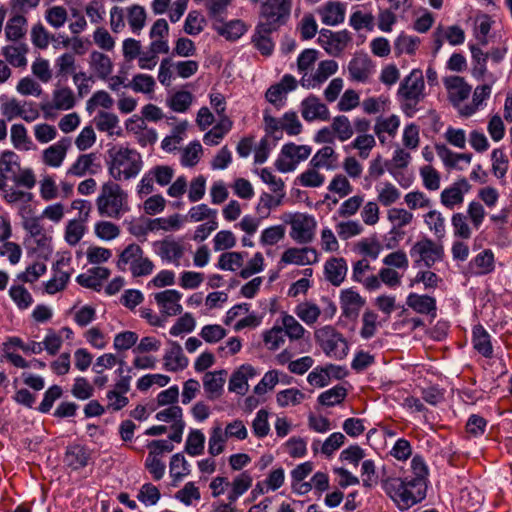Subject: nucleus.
<instances>
[{
	"label": "nucleus",
	"mask_w": 512,
	"mask_h": 512,
	"mask_svg": "<svg viewBox=\"0 0 512 512\" xmlns=\"http://www.w3.org/2000/svg\"><path fill=\"white\" fill-rule=\"evenodd\" d=\"M27 32V20L23 15L16 14L8 19L5 26V36L9 41H19Z\"/></svg>",
	"instance_id": "a19ab883"
},
{
	"label": "nucleus",
	"mask_w": 512,
	"mask_h": 512,
	"mask_svg": "<svg viewBox=\"0 0 512 512\" xmlns=\"http://www.w3.org/2000/svg\"><path fill=\"white\" fill-rule=\"evenodd\" d=\"M311 153L312 148L309 145L287 143L282 146L280 155L275 161V167L282 173L292 172L299 163L307 160Z\"/></svg>",
	"instance_id": "6e6552de"
},
{
	"label": "nucleus",
	"mask_w": 512,
	"mask_h": 512,
	"mask_svg": "<svg viewBox=\"0 0 512 512\" xmlns=\"http://www.w3.org/2000/svg\"><path fill=\"white\" fill-rule=\"evenodd\" d=\"M424 222L438 239H442L446 234L445 218L437 210H431L424 215Z\"/></svg>",
	"instance_id": "6e6d98bb"
},
{
	"label": "nucleus",
	"mask_w": 512,
	"mask_h": 512,
	"mask_svg": "<svg viewBox=\"0 0 512 512\" xmlns=\"http://www.w3.org/2000/svg\"><path fill=\"white\" fill-rule=\"evenodd\" d=\"M375 145L376 140L372 134H360L350 143L349 147L358 150L361 159H367Z\"/></svg>",
	"instance_id": "e2e57ef3"
},
{
	"label": "nucleus",
	"mask_w": 512,
	"mask_h": 512,
	"mask_svg": "<svg viewBox=\"0 0 512 512\" xmlns=\"http://www.w3.org/2000/svg\"><path fill=\"white\" fill-rule=\"evenodd\" d=\"M126 17L131 31L140 34L146 23V11L140 5H132L126 9Z\"/></svg>",
	"instance_id": "49530a36"
},
{
	"label": "nucleus",
	"mask_w": 512,
	"mask_h": 512,
	"mask_svg": "<svg viewBox=\"0 0 512 512\" xmlns=\"http://www.w3.org/2000/svg\"><path fill=\"white\" fill-rule=\"evenodd\" d=\"M338 71V63L335 60H323L319 62L315 73L311 80H308V84L303 81L302 86L304 87H315L324 83L330 76L334 75Z\"/></svg>",
	"instance_id": "58836bf2"
},
{
	"label": "nucleus",
	"mask_w": 512,
	"mask_h": 512,
	"mask_svg": "<svg viewBox=\"0 0 512 512\" xmlns=\"http://www.w3.org/2000/svg\"><path fill=\"white\" fill-rule=\"evenodd\" d=\"M285 264L310 265L318 261V254L314 248H289L281 257Z\"/></svg>",
	"instance_id": "4be33fe9"
},
{
	"label": "nucleus",
	"mask_w": 512,
	"mask_h": 512,
	"mask_svg": "<svg viewBox=\"0 0 512 512\" xmlns=\"http://www.w3.org/2000/svg\"><path fill=\"white\" fill-rule=\"evenodd\" d=\"M406 305L414 312L428 315L432 319L437 316L436 299L427 294L410 293L406 298Z\"/></svg>",
	"instance_id": "6ab92c4d"
},
{
	"label": "nucleus",
	"mask_w": 512,
	"mask_h": 512,
	"mask_svg": "<svg viewBox=\"0 0 512 512\" xmlns=\"http://www.w3.org/2000/svg\"><path fill=\"white\" fill-rule=\"evenodd\" d=\"M226 371L207 372L203 377V387L211 400L218 398L223 391Z\"/></svg>",
	"instance_id": "c9c22d12"
},
{
	"label": "nucleus",
	"mask_w": 512,
	"mask_h": 512,
	"mask_svg": "<svg viewBox=\"0 0 512 512\" xmlns=\"http://www.w3.org/2000/svg\"><path fill=\"white\" fill-rule=\"evenodd\" d=\"M218 212L216 209L210 208L207 204H198L196 206H192L185 218L190 222H201L203 220L210 221L211 219H216Z\"/></svg>",
	"instance_id": "052dcab7"
},
{
	"label": "nucleus",
	"mask_w": 512,
	"mask_h": 512,
	"mask_svg": "<svg viewBox=\"0 0 512 512\" xmlns=\"http://www.w3.org/2000/svg\"><path fill=\"white\" fill-rule=\"evenodd\" d=\"M66 264L67 262L62 258L53 265L54 275L45 283L46 293L53 295L66 287L70 279V273L62 270V267Z\"/></svg>",
	"instance_id": "473e14b6"
},
{
	"label": "nucleus",
	"mask_w": 512,
	"mask_h": 512,
	"mask_svg": "<svg viewBox=\"0 0 512 512\" xmlns=\"http://www.w3.org/2000/svg\"><path fill=\"white\" fill-rule=\"evenodd\" d=\"M120 228L118 225L110 221H99L94 226L95 235L104 241H111L116 239L120 235Z\"/></svg>",
	"instance_id": "338daca9"
},
{
	"label": "nucleus",
	"mask_w": 512,
	"mask_h": 512,
	"mask_svg": "<svg viewBox=\"0 0 512 512\" xmlns=\"http://www.w3.org/2000/svg\"><path fill=\"white\" fill-rule=\"evenodd\" d=\"M471 189V185L466 178H460L443 189L440 194V202L448 209H454L460 206L464 201V195Z\"/></svg>",
	"instance_id": "f8f14e48"
},
{
	"label": "nucleus",
	"mask_w": 512,
	"mask_h": 512,
	"mask_svg": "<svg viewBox=\"0 0 512 512\" xmlns=\"http://www.w3.org/2000/svg\"><path fill=\"white\" fill-rule=\"evenodd\" d=\"M88 63L90 69L99 79H107L113 71V62L111 58L100 51H92L89 55Z\"/></svg>",
	"instance_id": "7c9ffc66"
},
{
	"label": "nucleus",
	"mask_w": 512,
	"mask_h": 512,
	"mask_svg": "<svg viewBox=\"0 0 512 512\" xmlns=\"http://www.w3.org/2000/svg\"><path fill=\"white\" fill-rule=\"evenodd\" d=\"M491 94V86L490 85H481L477 86L473 93V105H467L460 109V113L463 116H470L477 108L485 101L487 98H489Z\"/></svg>",
	"instance_id": "0e129e2a"
},
{
	"label": "nucleus",
	"mask_w": 512,
	"mask_h": 512,
	"mask_svg": "<svg viewBox=\"0 0 512 512\" xmlns=\"http://www.w3.org/2000/svg\"><path fill=\"white\" fill-rule=\"evenodd\" d=\"M169 473L174 482L182 480L190 473V465L181 453L171 457Z\"/></svg>",
	"instance_id": "864d4df0"
},
{
	"label": "nucleus",
	"mask_w": 512,
	"mask_h": 512,
	"mask_svg": "<svg viewBox=\"0 0 512 512\" xmlns=\"http://www.w3.org/2000/svg\"><path fill=\"white\" fill-rule=\"evenodd\" d=\"M335 138L340 142L349 140L354 134V128L345 115H338L333 118L331 123Z\"/></svg>",
	"instance_id": "de8ad7c7"
},
{
	"label": "nucleus",
	"mask_w": 512,
	"mask_h": 512,
	"mask_svg": "<svg viewBox=\"0 0 512 512\" xmlns=\"http://www.w3.org/2000/svg\"><path fill=\"white\" fill-rule=\"evenodd\" d=\"M91 454L88 448L80 444H72L66 448L64 464L71 470H80L88 465Z\"/></svg>",
	"instance_id": "aec40b11"
},
{
	"label": "nucleus",
	"mask_w": 512,
	"mask_h": 512,
	"mask_svg": "<svg viewBox=\"0 0 512 512\" xmlns=\"http://www.w3.org/2000/svg\"><path fill=\"white\" fill-rule=\"evenodd\" d=\"M184 218L180 214H173L169 217H161L149 220L148 229L163 230V231H176L183 225Z\"/></svg>",
	"instance_id": "c03bdc74"
},
{
	"label": "nucleus",
	"mask_w": 512,
	"mask_h": 512,
	"mask_svg": "<svg viewBox=\"0 0 512 512\" xmlns=\"http://www.w3.org/2000/svg\"><path fill=\"white\" fill-rule=\"evenodd\" d=\"M364 304L365 300L352 289H345L340 294V307L345 317H356Z\"/></svg>",
	"instance_id": "a878e982"
},
{
	"label": "nucleus",
	"mask_w": 512,
	"mask_h": 512,
	"mask_svg": "<svg viewBox=\"0 0 512 512\" xmlns=\"http://www.w3.org/2000/svg\"><path fill=\"white\" fill-rule=\"evenodd\" d=\"M317 41L329 55L337 57L340 56L351 43L352 36L346 29L337 32L322 29L319 32Z\"/></svg>",
	"instance_id": "9d476101"
},
{
	"label": "nucleus",
	"mask_w": 512,
	"mask_h": 512,
	"mask_svg": "<svg viewBox=\"0 0 512 512\" xmlns=\"http://www.w3.org/2000/svg\"><path fill=\"white\" fill-rule=\"evenodd\" d=\"M276 194V196H273L269 193L263 192L260 195L259 202L256 206V212L260 219L267 218L270 215L271 209L276 208L282 204V199L285 196V193L279 192Z\"/></svg>",
	"instance_id": "79ce46f5"
},
{
	"label": "nucleus",
	"mask_w": 512,
	"mask_h": 512,
	"mask_svg": "<svg viewBox=\"0 0 512 512\" xmlns=\"http://www.w3.org/2000/svg\"><path fill=\"white\" fill-rule=\"evenodd\" d=\"M106 164L115 182L137 177L143 167L141 154L123 145H114L107 150Z\"/></svg>",
	"instance_id": "f03ea898"
},
{
	"label": "nucleus",
	"mask_w": 512,
	"mask_h": 512,
	"mask_svg": "<svg viewBox=\"0 0 512 512\" xmlns=\"http://www.w3.org/2000/svg\"><path fill=\"white\" fill-rule=\"evenodd\" d=\"M289 223L291 225L290 236L297 243L307 244L313 240L317 227L314 216L297 213L291 217Z\"/></svg>",
	"instance_id": "9b49d317"
},
{
	"label": "nucleus",
	"mask_w": 512,
	"mask_h": 512,
	"mask_svg": "<svg viewBox=\"0 0 512 512\" xmlns=\"http://www.w3.org/2000/svg\"><path fill=\"white\" fill-rule=\"evenodd\" d=\"M116 265L121 271L128 269L134 277L150 275L154 270L153 262L144 255L143 249L135 243L125 247L120 253Z\"/></svg>",
	"instance_id": "39448f33"
},
{
	"label": "nucleus",
	"mask_w": 512,
	"mask_h": 512,
	"mask_svg": "<svg viewBox=\"0 0 512 512\" xmlns=\"http://www.w3.org/2000/svg\"><path fill=\"white\" fill-rule=\"evenodd\" d=\"M346 395V389L343 386L336 385L322 392L318 397V401L324 406L332 407L340 404L345 399Z\"/></svg>",
	"instance_id": "680f3d73"
},
{
	"label": "nucleus",
	"mask_w": 512,
	"mask_h": 512,
	"mask_svg": "<svg viewBox=\"0 0 512 512\" xmlns=\"http://www.w3.org/2000/svg\"><path fill=\"white\" fill-rule=\"evenodd\" d=\"M205 435L201 430L193 429L189 432L186 443L185 451L190 456L201 455L204 451Z\"/></svg>",
	"instance_id": "bf43d9fd"
},
{
	"label": "nucleus",
	"mask_w": 512,
	"mask_h": 512,
	"mask_svg": "<svg viewBox=\"0 0 512 512\" xmlns=\"http://www.w3.org/2000/svg\"><path fill=\"white\" fill-rule=\"evenodd\" d=\"M94 123L96 128L101 132H106L108 135H117L121 134V128L119 126V119L117 115L100 111L94 118Z\"/></svg>",
	"instance_id": "ea45409f"
},
{
	"label": "nucleus",
	"mask_w": 512,
	"mask_h": 512,
	"mask_svg": "<svg viewBox=\"0 0 512 512\" xmlns=\"http://www.w3.org/2000/svg\"><path fill=\"white\" fill-rule=\"evenodd\" d=\"M100 170L101 165L95 153L81 154L67 169L66 178L96 175Z\"/></svg>",
	"instance_id": "ddd939ff"
},
{
	"label": "nucleus",
	"mask_w": 512,
	"mask_h": 512,
	"mask_svg": "<svg viewBox=\"0 0 512 512\" xmlns=\"http://www.w3.org/2000/svg\"><path fill=\"white\" fill-rule=\"evenodd\" d=\"M420 39L416 36L401 33L394 41V50L397 55L414 54L418 49Z\"/></svg>",
	"instance_id": "5fc2aeb1"
},
{
	"label": "nucleus",
	"mask_w": 512,
	"mask_h": 512,
	"mask_svg": "<svg viewBox=\"0 0 512 512\" xmlns=\"http://www.w3.org/2000/svg\"><path fill=\"white\" fill-rule=\"evenodd\" d=\"M309 166L333 171L338 166V154L333 147L323 146L312 156Z\"/></svg>",
	"instance_id": "bb28decb"
},
{
	"label": "nucleus",
	"mask_w": 512,
	"mask_h": 512,
	"mask_svg": "<svg viewBox=\"0 0 512 512\" xmlns=\"http://www.w3.org/2000/svg\"><path fill=\"white\" fill-rule=\"evenodd\" d=\"M410 256L414 259L416 265L423 263L424 266L430 268L436 262L442 260L444 248L442 245L435 243L432 239L424 237L411 247Z\"/></svg>",
	"instance_id": "1a4fd4ad"
},
{
	"label": "nucleus",
	"mask_w": 512,
	"mask_h": 512,
	"mask_svg": "<svg viewBox=\"0 0 512 512\" xmlns=\"http://www.w3.org/2000/svg\"><path fill=\"white\" fill-rule=\"evenodd\" d=\"M217 33L227 40L235 41L247 31L248 27L242 20H231L229 22L215 21L213 24Z\"/></svg>",
	"instance_id": "f704fd0d"
},
{
	"label": "nucleus",
	"mask_w": 512,
	"mask_h": 512,
	"mask_svg": "<svg viewBox=\"0 0 512 512\" xmlns=\"http://www.w3.org/2000/svg\"><path fill=\"white\" fill-rule=\"evenodd\" d=\"M377 189V199L385 207L391 206L396 203L400 197V190L390 182H384Z\"/></svg>",
	"instance_id": "603ef678"
},
{
	"label": "nucleus",
	"mask_w": 512,
	"mask_h": 512,
	"mask_svg": "<svg viewBox=\"0 0 512 512\" xmlns=\"http://www.w3.org/2000/svg\"><path fill=\"white\" fill-rule=\"evenodd\" d=\"M169 349L166 351L163 360L167 371L176 372L188 366V358L184 355L181 345L175 341H169Z\"/></svg>",
	"instance_id": "5701e85b"
},
{
	"label": "nucleus",
	"mask_w": 512,
	"mask_h": 512,
	"mask_svg": "<svg viewBox=\"0 0 512 512\" xmlns=\"http://www.w3.org/2000/svg\"><path fill=\"white\" fill-rule=\"evenodd\" d=\"M86 229L85 223L81 220H69L64 231L66 243L70 246L77 245L85 235Z\"/></svg>",
	"instance_id": "09e8293b"
},
{
	"label": "nucleus",
	"mask_w": 512,
	"mask_h": 512,
	"mask_svg": "<svg viewBox=\"0 0 512 512\" xmlns=\"http://www.w3.org/2000/svg\"><path fill=\"white\" fill-rule=\"evenodd\" d=\"M284 335L288 336L290 340H299L305 333V328L296 320V318L287 313L281 316V326Z\"/></svg>",
	"instance_id": "3c124183"
},
{
	"label": "nucleus",
	"mask_w": 512,
	"mask_h": 512,
	"mask_svg": "<svg viewBox=\"0 0 512 512\" xmlns=\"http://www.w3.org/2000/svg\"><path fill=\"white\" fill-rule=\"evenodd\" d=\"M315 339L324 353L329 357L343 359L348 354V344L341 333L330 325L315 331Z\"/></svg>",
	"instance_id": "423d86ee"
},
{
	"label": "nucleus",
	"mask_w": 512,
	"mask_h": 512,
	"mask_svg": "<svg viewBox=\"0 0 512 512\" xmlns=\"http://www.w3.org/2000/svg\"><path fill=\"white\" fill-rule=\"evenodd\" d=\"M348 271L346 260L342 257H332L325 262L324 274L327 281L334 286H340Z\"/></svg>",
	"instance_id": "b1692460"
},
{
	"label": "nucleus",
	"mask_w": 512,
	"mask_h": 512,
	"mask_svg": "<svg viewBox=\"0 0 512 512\" xmlns=\"http://www.w3.org/2000/svg\"><path fill=\"white\" fill-rule=\"evenodd\" d=\"M295 314L307 325H313L321 315L320 308L311 302L298 304L294 309Z\"/></svg>",
	"instance_id": "4d7b16f0"
},
{
	"label": "nucleus",
	"mask_w": 512,
	"mask_h": 512,
	"mask_svg": "<svg viewBox=\"0 0 512 512\" xmlns=\"http://www.w3.org/2000/svg\"><path fill=\"white\" fill-rule=\"evenodd\" d=\"M153 296L162 315L170 317L181 314L182 306L180 304V300L182 298V293L178 290L167 289L157 292Z\"/></svg>",
	"instance_id": "2eb2a0df"
},
{
	"label": "nucleus",
	"mask_w": 512,
	"mask_h": 512,
	"mask_svg": "<svg viewBox=\"0 0 512 512\" xmlns=\"http://www.w3.org/2000/svg\"><path fill=\"white\" fill-rule=\"evenodd\" d=\"M276 31L275 29L258 24L255 28L252 37V43L262 55H270L274 49V43L270 38V34Z\"/></svg>",
	"instance_id": "e433bc0d"
},
{
	"label": "nucleus",
	"mask_w": 512,
	"mask_h": 512,
	"mask_svg": "<svg viewBox=\"0 0 512 512\" xmlns=\"http://www.w3.org/2000/svg\"><path fill=\"white\" fill-rule=\"evenodd\" d=\"M252 481L253 479L247 471L242 472L236 476L232 483L229 485L231 486V490L227 496L228 501L230 503H235L237 499L251 487Z\"/></svg>",
	"instance_id": "37998d69"
},
{
	"label": "nucleus",
	"mask_w": 512,
	"mask_h": 512,
	"mask_svg": "<svg viewBox=\"0 0 512 512\" xmlns=\"http://www.w3.org/2000/svg\"><path fill=\"white\" fill-rule=\"evenodd\" d=\"M493 254L489 250L479 253L470 263L469 268L475 275H483L491 272L493 266Z\"/></svg>",
	"instance_id": "a18cd8bd"
},
{
	"label": "nucleus",
	"mask_w": 512,
	"mask_h": 512,
	"mask_svg": "<svg viewBox=\"0 0 512 512\" xmlns=\"http://www.w3.org/2000/svg\"><path fill=\"white\" fill-rule=\"evenodd\" d=\"M381 487L400 510H407L425 498L427 485L421 480L405 476L383 479Z\"/></svg>",
	"instance_id": "f257e3e1"
},
{
	"label": "nucleus",
	"mask_w": 512,
	"mask_h": 512,
	"mask_svg": "<svg viewBox=\"0 0 512 512\" xmlns=\"http://www.w3.org/2000/svg\"><path fill=\"white\" fill-rule=\"evenodd\" d=\"M228 438L224 435V431L220 424L212 427L208 442V452L212 456L221 454L225 449V443Z\"/></svg>",
	"instance_id": "13d9d810"
},
{
	"label": "nucleus",
	"mask_w": 512,
	"mask_h": 512,
	"mask_svg": "<svg viewBox=\"0 0 512 512\" xmlns=\"http://www.w3.org/2000/svg\"><path fill=\"white\" fill-rule=\"evenodd\" d=\"M348 72L351 80L365 83L373 74L374 65L367 54H355L348 63Z\"/></svg>",
	"instance_id": "dca6fc26"
},
{
	"label": "nucleus",
	"mask_w": 512,
	"mask_h": 512,
	"mask_svg": "<svg viewBox=\"0 0 512 512\" xmlns=\"http://www.w3.org/2000/svg\"><path fill=\"white\" fill-rule=\"evenodd\" d=\"M256 375L255 369L251 365H242L234 372L229 381V390L239 395H244L248 391V379Z\"/></svg>",
	"instance_id": "72a5a7b5"
},
{
	"label": "nucleus",
	"mask_w": 512,
	"mask_h": 512,
	"mask_svg": "<svg viewBox=\"0 0 512 512\" xmlns=\"http://www.w3.org/2000/svg\"><path fill=\"white\" fill-rule=\"evenodd\" d=\"M345 5L340 2H328L318 9L322 23L328 26H336L345 19Z\"/></svg>",
	"instance_id": "2f4dec72"
},
{
	"label": "nucleus",
	"mask_w": 512,
	"mask_h": 512,
	"mask_svg": "<svg viewBox=\"0 0 512 512\" xmlns=\"http://www.w3.org/2000/svg\"><path fill=\"white\" fill-rule=\"evenodd\" d=\"M400 118L397 115L378 117L373 127L374 133L381 144H385L387 138H394L400 127Z\"/></svg>",
	"instance_id": "412c9836"
},
{
	"label": "nucleus",
	"mask_w": 512,
	"mask_h": 512,
	"mask_svg": "<svg viewBox=\"0 0 512 512\" xmlns=\"http://www.w3.org/2000/svg\"><path fill=\"white\" fill-rule=\"evenodd\" d=\"M19 168V156L11 150L2 151L0 154V171L6 175L14 176Z\"/></svg>",
	"instance_id": "69168bd1"
},
{
	"label": "nucleus",
	"mask_w": 512,
	"mask_h": 512,
	"mask_svg": "<svg viewBox=\"0 0 512 512\" xmlns=\"http://www.w3.org/2000/svg\"><path fill=\"white\" fill-rule=\"evenodd\" d=\"M469 48L472 54V75L477 79H483L487 72L486 63L489 55L474 44L469 45Z\"/></svg>",
	"instance_id": "8fccbe9b"
},
{
	"label": "nucleus",
	"mask_w": 512,
	"mask_h": 512,
	"mask_svg": "<svg viewBox=\"0 0 512 512\" xmlns=\"http://www.w3.org/2000/svg\"><path fill=\"white\" fill-rule=\"evenodd\" d=\"M110 275V270L106 267H93L87 272L76 277V282L82 287L99 290L104 280Z\"/></svg>",
	"instance_id": "cd10ccee"
},
{
	"label": "nucleus",
	"mask_w": 512,
	"mask_h": 512,
	"mask_svg": "<svg viewBox=\"0 0 512 512\" xmlns=\"http://www.w3.org/2000/svg\"><path fill=\"white\" fill-rule=\"evenodd\" d=\"M156 254L163 260L180 265V260L184 255V246L173 239H164L154 244Z\"/></svg>",
	"instance_id": "a211bd4d"
},
{
	"label": "nucleus",
	"mask_w": 512,
	"mask_h": 512,
	"mask_svg": "<svg viewBox=\"0 0 512 512\" xmlns=\"http://www.w3.org/2000/svg\"><path fill=\"white\" fill-rule=\"evenodd\" d=\"M300 112L303 119L307 122L315 120L327 121L330 119V112L327 105L312 94L301 101Z\"/></svg>",
	"instance_id": "4468645a"
},
{
	"label": "nucleus",
	"mask_w": 512,
	"mask_h": 512,
	"mask_svg": "<svg viewBox=\"0 0 512 512\" xmlns=\"http://www.w3.org/2000/svg\"><path fill=\"white\" fill-rule=\"evenodd\" d=\"M291 3L287 0H266L261 5V18L258 23L278 30L290 16Z\"/></svg>",
	"instance_id": "0eeeda50"
},
{
	"label": "nucleus",
	"mask_w": 512,
	"mask_h": 512,
	"mask_svg": "<svg viewBox=\"0 0 512 512\" xmlns=\"http://www.w3.org/2000/svg\"><path fill=\"white\" fill-rule=\"evenodd\" d=\"M96 207L100 216L120 219L130 210L128 193L117 182L109 180L100 188Z\"/></svg>",
	"instance_id": "7ed1b4c3"
},
{
	"label": "nucleus",
	"mask_w": 512,
	"mask_h": 512,
	"mask_svg": "<svg viewBox=\"0 0 512 512\" xmlns=\"http://www.w3.org/2000/svg\"><path fill=\"white\" fill-rule=\"evenodd\" d=\"M71 145L69 138H63L43 151V162L51 167L62 165L67 150Z\"/></svg>",
	"instance_id": "c756f323"
},
{
	"label": "nucleus",
	"mask_w": 512,
	"mask_h": 512,
	"mask_svg": "<svg viewBox=\"0 0 512 512\" xmlns=\"http://www.w3.org/2000/svg\"><path fill=\"white\" fill-rule=\"evenodd\" d=\"M471 342L473 348L480 355H482L485 358L493 357L494 350L491 341V336L482 325L479 324L473 327Z\"/></svg>",
	"instance_id": "c85d7f7f"
},
{
	"label": "nucleus",
	"mask_w": 512,
	"mask_h": 512,
	"mask_svg": "<svg viewBox=\"0 0 512 512\" xmlns=\"http://www.w3.org/2000/svg\"><path fill=\"white\" fill-rule=\"evenodd\" d=\"M349 25L356 31L361 29L372 31L374 28V16L371 13L356 10L350 15Z\"/></svg>",
	"instance_id": "774afa93"
},
{
	"label": "nucleus",
	"mask_w": 512,
	"mask_h": 512,
	"mask_svg": "<svg viewBox=\"0 0 512 512\" xmlns=\"http://www.w3.org/2000/svg\"><path fill=\"white\" fill-rule=\"evenodd\" d=\"M444 86L448 93L450 102L455 107L468 99L471 93V86L460 76H449L444 79Z\"/></svg>",
	"instance_id": "f3484780"
},
{
	"label": "nucleus",
	"mask_w": 512,
	"mask_h": 512,
	"mask_svg": "<svg viewBox=\"0 0 512 512\" xmlns=\"http://www.w3.org/2000/svg\"><path fill=\"white\" fill-rule=\"evenodd\" d=\"M75 105V96L72 89L69 87H62L55 89L52 93V102L42 105L44 112H49L52 109L56 110H69Z\"/></svg>",
	"instance_id": "393cba45"
},
{
	"label": "nucleus",
	"mask_w": 512,
	"mask_h": 512,
	"mask_svg": "<svg viewBox=\"0 0 512 512\" xmlns=\"http://www.w3.org/2000/svg\"><path fill=\"white\" fill-rule=\"evenodd\" d=\"M29 48L27 44L19 43L17 45H7L2 48V54L6 61L14 66L24 68L27 66V57Z\"/></svg>",
	"instance_id": "4c0bfd02"
},
{
	"label": "nucleus",
	"mask_w": 512,
	"mask_h": 512,
	"mask_svg": "<svg viewBox=\"0 0 512 512\" xmlns=\"http://www.w3.org/2000/svg\"><path fill=\"white\" fill-rule=\"evenodd\" d=\"M424 78L419 69H413L400 83L397 96L403 112L412 116L417 111V105L424 98Z\"/></svg>",
	"instance_id": "20e7f679"
}]
</instances>
